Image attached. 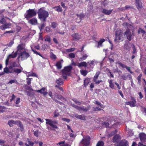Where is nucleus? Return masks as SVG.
Returning <instances> with one entry per match:
<instances>
[{"label": "nucleus", "mask_w": 146, "mask_h": 146, "mask_svg": "<svg viewBox=\"0 0 146 146\" xmlns=\"http://www.w3.org/2000/svg\"><path fill=\"white\" fill-rule=\"evenodd\" d=\"M90 108V106H88L87 107H85L84 106L80 107L79 106L78 110L80 111H88Z\"/></svg>", "instance_id": "nucleus-13"}, {"label": "nucleus", "mask_w": 146, "mask_h": 146, "mask_svg": "<svg viewBox=\"0 0 146 146\" xmlns=\"http://www.w3.org/2000/svg\"><path fill=\"white\" fill-rule=\"evenodd\" d=\"M55 95L57 96L56 98L58 99H60L63 98L62 96L61 95H58L56 93L55 94Z\"/></svg>", "instance_id": "nucleus-58"}, {"label": "nucleus", "mask_w": 146, "mask_h": 146, "mask_svg": "<svg viewBox=\"0 0 146 146\" xmlns=\"http://www.w3.org/2000/svg\"><path fill=\"white\" fill-rule=\"evenodd\" d=\"M11 24L7 23H5L3 25L0 27V29L2 30L10 28L11 26Z\"/></svg>", "instance_id": "nucleus-12"}, {"label": "nucleus", "mask_w": 146, "mask_h": 146, "mask_svg": "<svg viewBox=\"0 0 146 146\" xmlns=\"http://www.w3.org/2000/svg\"><path fill=\"white\" fill-rule=\"evenodd\" d=\"M77 15L78 16V18L80 19H82L84 16L83 14H80V15L77 14Z\"/></svg>", "instance_id": "nucleus-60"}, {"label": "nucleus", "mask_w": 146, "mask_h": 146, "mask_svg": "<svg viewBox=\"0 0 146 146\" xmlns=\"http://www.w3.org/2000/svg\"><path fill=\"white\" fill-rule=\"evenodd\" d=\"M57 145H59L60 146H71L70 145H69L68 143H65V141H62L58 143Z\"/></svg>", "instance_id": "nucleus-24"}, {"label": "nucleus", "mask_w": 146, "mask_h": 146, "mask_svg": "<svg viewBox=\"0 0 146 146\" xmlns=\"http://www.w3.org/2000/svg\"><path fill=\"white\" fill-rule=\"evenodd\" d=\"M88 56L87 54H84L82 57L79 58V60L80 61H82L86 59Z\"/></svg>", "instance_id": "nucleus-30"}, {"label": "nucleus", "mask_w": 146, "mask_h": 146, "mask_svg": "<svg viewBox=\"0 0 146 146\" xmlns=\"http://www.w3.org/2000/svg\"><path fill=\"white\" fill-rule=\"evenodd\" d=\"M128 142L125 140L121 141L117 146H128Z\"/></svg>", "instance_id": "nucleus-14"}, {"label": "nucleus", "mask_w": 146, "mask_h": 146, "mask_svg": "<svg viewBox=\"0 0 146 146\" xmlns=\"http://www.w3.org/2000/svg\"><path fill=\"white\" fill-rule=\"evenodd\" d=\"M14 32V31H6L3 35L2 36H5V34L6 33H13Z\"/></svg>", "instance_id": "nucleus-50"}, {"label": "nucleus", "mask_w": 146, "mask_h": 146, "mask_svg": "<svg viewBox=\"0 0 146 146\" xmlns=\"http://www.w3.org/2000/svg\"><path fill=\"white\" fill-rule=\"evenodd\" d=\"M25 88L27 90H29V91H33V89L30 87H29L27 86H25Z\"/></svg>", "instance_id": "nucleus-44"}, {"label": "nucleus", "mask_w": 146, "mask_h": 146, "mask_svg": "<svg viewBox=\"0 0 146 146\" xmlns=\"http://www.w3.org/2000/svg\"><path fill=\"white\" fill-rule=\"evenodd\" d=\"M59 115V113L56 112V111H55L54 113V117H56L58 116Z\"/></svg>", "instance_id": "nucleus-64"}, {"label": "nucleus", "mask_w": 146, "mask_h": 146, "mask_svg": "<svg viewBox=\"0 0 146 146\" xmlns=\"http://www.w3.org/2000/svg\"><path fill=\"white\" fill-rule=\"evenodd\" d=\"M32 50L36 54L39 55L40 56L42 57L43 58L42 56V55L39 52H38L36 50H34L33 49H32Z\"/></svg>", "instance_id": "nucleus-55"}, {"label": "nucleus", "mask_w": 146, "mask_h": 146, "mask_svg": "<svg viewBox=\"0 0 146 146\" xmlns=\"http://www.w3.org/2000/svg\"><path fill=\"white\" fill-rule=\"evenodd\" d=\"M6 109V108L3 106H0V113L1 112H3L4 111V110H5Z\"/></svg>", "instance_id": "nucleus-46"}, {"label": "nucleus", "mask_w": 146, "mask_h": 146, "mask_svg": "<svg viewBox=\"0 0 146 146\" xmlns=\"http://www.w3.org/2000/svg\"><path fill=\"white\" fill-rule=\"evenodd\" d=\"M72 36L73 38L76 40H78L80 38V36L76 33H75L73 34L72 35Z\"/></svg>", "instance_id": "nucleus-28"}, {"label": "nucleus", "mask_w": 146, "mask_h": 146, "mask_svg": "<svg viewBox=\"0 0 146 146\" xmlns=\"http://www.w3.org/2000/svg\"><path fill=\"white\" fill-rule=\"evenodd\" d=\"M117 64L123 68H125L126 67V66L123 64L119 61L117 62Z\"/></svg>", "instance_id": "nucleus-38"}, {"label": "nucleus", "mask_w": 146, "mask_h": 146, "mask_svg": "<svg viewBox=\"0 0 146 146\" xmlns=\"http://www.w3.org/2000/svg\"><path fill=\"white\" fill-rule=\"evenodd\" d=\"M50 57L51 58L53 59H55L56 58V56L52 52L50 53Z\"/></svg>", "instance_id": "nucleus-47"}, {"label": "nucleus", "mask_w": 146, "mask_h": 146, "mask_svg": "<svg viewBox=\"0 0 146 146\" xmlns=\"http://www.w3.org/2000/svg\"><path fill=\"white\" fill-rule=\"evenodd\" d=\"M27 95L28 96H32L34 94V93L33 92V91H27Z\"/></svg>", "instance_id": "nucleus-36"}, {"label": "nucleus", "mask_w": 146, "mask_h": 146, "mask_svg": "<svg viewBox=\"0 0 146 146\" xmlns=\"http://www.w3.org/2000/svg\"><path fill=\"white\" fill-rule=\"evenodd\" d=\"M139 137L141 140L144 142L146 141V135L144 133L139 134Z\"/></svg>", "instance_id": "nucleus-15"}, {"label": "nucleus", "mask_w": 146, "mask_h": 146, "mask_svg": "<svg viewBox=\"0 0 146 146\" xmlns=\"http://www.w3.org/2000/svg\"><path fill=\"white\" fill-rule=\"evenodd\" d=\"M74 116L77 118L80 119L82 120H84L85 119V117L84 116L82 115H79L77 114H74Z\"/></svg>", "instance_id": "nucleus-21"}, {"label": "nucleus", "mask_w": 146, "mask_h": 146, "mask_svg": "<svg viewBox=\"0 0 146 146\" xmlns=\"http://www.w3.org/2000/svg\"><path fill=\"white\" fill-rule=\"evenodd\" d=\"M39 18L41 21L44 22L46 21V18L48 17V12L40 8L38 13Z\"/></svg>", "instance_id": "nucleus-1"}, {"label": "nucleus", "mask_w": 146, "mask_h": 146, "mask_svg": "<svg viewBox=\"0 0 146 146\" xmlns=\"http://www.w3.org/2000/svg\"><path fill=\"white\" fill-rule=\"evenodd\" d=\"M11 65H12V66L13 67H19V65L17 64V63L15 62H13L12 64Z\"/></svg>", "instance_id": "nucleus-48"}, {"label": "nucleus", "mask_w": 146, "mask_h": 146, "mask_svg": "<svg viewBox=\"0 0 146 146\" xmlns=\"http://www.w3.org/2000/svg\"><path fill=\"white\" fill-rule=\"evenodd\" d=\"M45 120L46 121V124L49 125L54 129L58 128V127L56 125V124H58V121L56 120L47 119H46Z\"/></svg>", "instance_id": "nucleus-4"}, {"label": "nucleus", "mask_w": 146, "mask_h": 146, "mask_svg": "<svg viewBox=\"0 0 146 146\" xmlns=\"http://www.w3.org/2000/svg\"><path fill=\"white\" fill-rule=\"evenodd\" d=\"M53 8L56 10L58 11L61 12L62 9L60 6L58 7H53Z\"/></svg>", "instance_id": "nucleus-33"}, {"label": "nucleus", "mask_w": 146, "mask_h": 146, "mask_svg": "<svg viewBox=\"0 0 146 146\" xmlns=\"http://www.w3.org/2000/svg\"><path fill=\"white\" fill-rule=\"evenodd\" d=\"M72 100L75 103L78 104L79 105H81V103L80 102L78 101L77 100H76L75 99H73Z\"/></svg>", "instance_id": "nucleus-56"}, {"label": "nucleus", "mask_w": 146, "mask_h": 146, "mask_svg": "<svg viewBox=\"0 0 146 146\" xmlns=\"http://www.w3.org/2000/svg\"><path fill=\"white\" fill-rule=\"evenodd\" d=\"M99 74L96 73L95 76H94V77L93 78V80L94 81L97 80V79L98 78V76H99Z\"/></svg>", "instance_id": "nucleus-49"}, {"label": "nucleus", "mask_w": 146, "mask_h": 146, "mask_svg": "<svg viewBox=\"0 0 146 146\" xmlns=\"http://www.w3.org/2000/svg\"><path fill=\"white\" fill-rule=\"evenodd\" d=\"M28 22L32 25H35L37 23V20L35 18H33L29 20Z\"/></svg>", "instance_id": "nucleus-19"}, {"label": "nucleus", "mask_w": 146, "mask_h": 146, "mask_svg": "<svg viewBox=\"0 0 146 146\" xmlns=\"http://www.w3.org/2000/svg\"><path fill=\"white\" fill-rule=\"evenodd\" d=\"M27 141H28V142L29 145L31 146H33V145L34 144V143L29 141L28 139H27Z\"/></svg>", "instance_id": "nucleus-63"}, {"label": "nucleus", "mask_w": 146, "mask_h": 146, "mask_svg": "<svg viewBox=\"0 0 146 146\" xmlns=\"http://www.w3.org/2000/svg\"><path fill=\"white\" fill-rule=\"evenodd\" d=\"M72 69L71 66H70L65 67L62 70V76L64 79H66L67 76L70 74V72Z\"/></svg>", "instance_id": "nucleus-3"}, {"label": "nucleus", "mask_w": 146, "mask_h": 146, "mask_svg": "<svg viewBox=\"0 0 146 146\" xmlns=\"http://www.w3.org/2000/svg\"><path fill=\"white\" fill-rule=\"evenodd\" d=\"M105 39H101L98 42V47H99L100 46H102V44L105 41Z\"/></svg>", "instance_id": "nucleus-29"}, {"label": "nucleus", "mask_w": 146, "mask_h": 146, "mask_svg": "<svg viewBox=\"0 0 146 146\" xmlns=\"http://www.w3.org/2000/svg\"><path fill=\"white\" fill-rule=\"evenodd\" d=\"M62 119L64 121H66L68 122H69L70 121V119H67L65 118H62Z\"/></svg>", "instance_id": "nucleus-62"}, {"label": "nucleus", "mask_w": 146, "mask_h": 146, "mask_svg": "<svg viewBox=\"0 0 146 146\" xmlns=\"http://www.w3.org/2000/svg\"><path fill=\"white\" fill-rule=\"evenodd\" d=\"M123 33L121 29H117L115 32V38L114 40V41H116L117 40H123Z\"/></svg>", "instance_id": "nucleus-2"}, {"label": "nucleus", "mask_w": 146, "mask_h": 146, "mask_svg": "<svg viewBox=\"0 0 146 146\" xmlns=\"http://www.w3.org/2000/svg\"><path fill=\"white\" fill-rule=\"evenodd\" d=\"M131 101L126 102V104L127 105H130L131 107H133L135 106V104L136 101L135 99L133 97L131 98Z\"/></svg>", "instance_id": "nucleus-11"}, {"label": "nucleus", "mask_w": 146, "mask_h": 146, "mask_svg": "<svg viewBox=\"0 0 146 146\" xmlns=\"http://www.w3.org/2000/svg\"><path fill=\"white\" fill-rule=\"evenodd\" d=\"M31 79L32 78H27V84L28 85H29L31 84Z\"/></svg>", "instance_id": "nucleus-59"}, {"label": "nucleus", "mask_w": 146, "mask_h": 146, "mask_svg": "<svg viewBox=\"0 0 146 146\" xmlns=\"http://www.w3.org/2000/svg\"><path fill=\"white\" fill-rule=\"evenodd\" d=\"M104 143L103 141H99L97 143L96 146H104Z\"/></svg>", "instance_id": "nucleus-43"}, {"label": "nucleus", "mask_w": 146, "mask_h": 146, "mask_svg": "<svg viewBox=\"0 0 146 146\" xmlns=\"http://www.w3.org/2000/svg\"><path fill=\"white\" fill-rule=\"evenodd\" d=\"M45 88H42L41 89L38 90L37 92L41 94H43L44 92Z\"/></svg>", "instance_id": "nucleus-52"}, {"label": "nucleus", "mask_w": 146, "mask_h": 146, "mask_svg": "<svg viewBox=\"0 0 146 146\" xmlns=\"http://www.w3.org/2000/svg\"><path fill=\"white\" fill-rule=\"evenodd\" d=\"M142 76V74H141L138 76L137 78V79L138 81V83L139 84H140L141 82V78Z\"/></svg>", "instance_id": "nucleus-45"}, {"label": "nucleus", "mask_w": 146, "mask_h": 146, "mask_svg": "<svg viewBox=\"0 0 146 146\" xmlns=\"http://www.w3.org/2000/svg\"><path fill=\"white\" fill-rule=\"evenodd\" d=\"M45 24L44 23H43V24H41V25L40 27H39V28L40 31H41L44 29V28L45 27Z\"/></svg>", "instance_id": "nucleus-53"}, {"label": "nucleus", "mask_w": 146, "mask_h": 146, "mask_svg": "<svg viewBox=\"0 0 146 146\" xmlns=\"http://www.w3.org/2000/svg\"><path fill=\"white\" fill-rule=\"evenodd\" d=\"M27 15L25 18L29 19L32 17L35 16L36 14V12L34 9H29L27 11Z\"/></svg>", "instance_id": "nucleus-7"}, {"label": "nucleus", "mask_w": 146, "mask_h": 146, "mask_svg": "<svg viewBox=\"0 0 146 146\" xmlns=\"http://www.w3.org/2000/svg\"><path fill=\"white\" fill-rule=\"evenodd\" d=\"M56 82L58 85H62L63 83L62 80V78H59L58 79L56 80Z\"/></svg>", "instance_id": "nucleus-27"}, {"label": "nucleus", "mask_w": 146, "mask_h": 146, "mask_svg": "<svg viewBox=\"0 0 146 146\" xmlns=\"http://www.w3.org/2000/svg\"><path fill=\"white\" fill-rule=\"evenodd\" d=\"M119 135H115L113 138V142H115L119 139Z\"/></svg>", "instance_id": "nucleus-31"}, {"label": "nucleus", "mask_w": 146, "mask_h": 146, "mask_svg": "<svg viewBox=\"0 0 146 146\" xmlns=\"http://www.w3.org/2000/svg\"><path fill=\"white\" fill-rule=\"evenodd\" d=\"M133 9V8L132 7H130L128 5H127L126 6L125 8H122L121 9H119V10H121V11H122L123 10L127 9Z\"/></svg>", "instance_id": "nucleus-35"}, {"label": "nucleus", "mask_w": 146, "mask_h": 146, "mask_svg": "<svg viewBox=\"0 0 146 146\" xmlns=\"http://www.w3.org/2000/svg\"><path fill=\"white\" fill-rule=\"evenodd\" d=\"M69 56L71 58H74L75 57V55L73 53H70L69 54Z\"/></svg>", "instance_id": "nucleus-54"}, {"label": "nucleus", "mask_w": 146, "mask_h": 146, "mask_svg": "<svg viewBox=\"0 0 146 146\" xmlns=\"http://www.w3.org/2000/svg\"><path fill=\"white\" fill-rule=\"evenodd\" d=\"M90 82V80L89 78H86L84 80V85L85 87L87 86Z\"/></svg>", "instance_id": "nucleus-26"}, {"label": "nucleus", "mask_w": 146, "mask_h": 146, "mask_svg": "<svg viewBox=\"0 0 146 146\" xmlns=\"http://www.w3.org/2000/svg\"><path fill=\"white\" fill-rule=\"evenodd\" d=\"M4 71L5 72L7 73H13V72L12 71H11V72L10 71H9V69L7 67H6V68H4Z\"/></svg>", "instance_id": "nucleus-37"}, {"label": "nucleus", "mask_w": 146, "mask_h": 146, "mask_svg": "<svg viewBox=\"0 0 146 146\" xmlns=\"http://www.w3.org/2000/svg\"><path fill=\"white\" fill-rule=\"evenodd\" d=\"M136 1V6L137 8L139 10L142 7V4L140 0H135Z\"/></svg>", "instance_id": "nucleus-17"}, {"label": "nucleus", "mask_w": 146, "mask_h": 146, "mask_svg": "<svg viewBox=\"0 0 146 146\" xmlns=\"http://www.w3.org/2000/svg\"><path fill=\"white\" fill-rule=\"evenodd\" d=\"M8 124L10 127H12L15 124V121L13 120H9L8 121Z\"/></svg>", "instance_id": "nucleus-34"}, {"label": "nucleus", "mask_w": 146, "mask_h": 146, "mask_svg": "<svg viewBox=\"0 0 146 146\" xmlns=\"http://www.w3.org/2000/svg\"><path fill=\"white\" fill-rule=\"evenodd\" d=\"M112 11V10H108L105 9H102V12L106 15H108L111 13Z\"/></svg>", "instance_id": "nucleus-18"}, {"label": "nucleus", "mask_w": 146, "mask_h": 146, "mask_svg": "<svg viewBox=\"0 0 146 146\" xmlns=\"http://www.w3.org/2000/svg\"><path fill=\"white\" fill-rule=\"evenodd\" d=\"M25 44L22 43L19 44L17 46V50L16 52L18 54L19 53H21L24 51H25L26 49L25 48Z\"/></svg>", "instance_id": "nucleus-9"}, {"label": "nucleus", "mask_w": 146, "mask_h": 146, "mask_svg": "<svg viewBox=\"0 0 146 146\" xmlns=\"http://www.w3.org/2000/svg\"><path fill=\"white\" fill-rule=\"evenodd\" d=\"M117 133V131L116 130H115L111 132L108 135V136L109 137H111L114 134H116Z\"/></svg>", "instance_id": "nucleus-40"}, {"label": "nucleus", "mask_w": 146, "mask_h": 146, "mask_svg": "<svg viewBox=\"0 0 146 146\" xmlns=\"http://www.w3.org/2000/svg\"><path fill=\"white\" fill-rule=\"evenodd\" d=\"M13 52L12 54L9 55L7 57L9 59L15 58L17 55V53L16 52L14 53Z\"/></svg>", "instance_id": "nucleus-22"}, {"label": "nucleus", "mask_w": 146, "mask_h": 146, "mask_svg": "<svg viewBox=\"0 0 146 146\" xmlns=\"http://www.w3.org/2000/svg\"><path fill=\"white\" fill-rule=\"evenodd\" d=\"M133 44L132 43L129 42V41H126L125 44L123 46V48L124 49L128 51H130L131 50V47L132 46Z\"/></svg>", "instance_id": "nucleus-10"}, {"label": "nucleus", "mask_w": 146, "mask_h": 146, "mask_svg": "<svg viewBox=\"0 0 146 146\" xmlns=\"http://www.w3.org/2000/svg\"><path fill=\"white\" fill-rule=\"evenodd\" d=\"M80 71L81 74L84 76H86L87 74V71L86 70H81Z\"/></svg>", "instance_id": "nucleus-39"}, {"label": "nucleus", "mask_w": 146, "mask_h": 146, "mask_svg": "<svg viewBox=\"0 0 146 146\" xmlns=\"http://www.w3.org/2000/svg\"><path fill=\"white\" fill-rule=\"evenodd\" d=\"M18 54L19 56L17 58V59H19L20 58L22 60L27 59L30 56L29 53L27 52L26 50L24 51L21 53H19Z\"/></svg>", "instance_id": "nucleus-5"}, {"label": "nucleus", "mask_w": 146, "mask_h": 146, "mask_svg": "<svg viewBox=\"0 0 146 146\" xmlns=\"http://www.w3.org/2000/svg\"><path fill=\"white\" fill-rule=\"evenodd\" d=\"M5 142V141L4 140L0 139V145L5 146L4 145Z\"/></svg>", "instance_id": "nucleus-57"}, {"label": "nucleus", "mask_w": 146, "mask_h": 146, "mask_svg": "<svg viewBox=\"0 0 146 146\" xmlns=\"http://www.w3.org/2000/svg\"><path fill=\"white\" fill-rule=\"evenodd\" d=\"M56 66H57V68L58 69H60L62 67V65L60 62H57L56 64Z\"/></svg>", "instance_id": "nucleus-41"}, {"label": "nucleus", "mask_w": 146, "mask_h": 146, "mask_svg": "<svg viewBox=\"0 0 146 146\" xmlns=\"http://www.w3.org/2000/svg\"><path fill=\"white\" fill-rule=\"evenodd\" d=\"M121 79L124 80H126L127 79V78H128L129 80H132V76L130 74H129L126 76L125 74H124L121 76Z\"/></svg>", "instance_id": "nucleus-16"}, {"label": "nucleus", "mask_w": 146, "mask_h": 146, "mask_svg": "<svg viewBox=\"0 0 146 146\" xmlns=\"http://www.w3.org/2000/svg\"><path fill=\"white\" fill-rule=\"evenodd\" d=\"M45 40L50 42V38L49 36H46L44 39Z\"/></svg>", "instance_id": "nucleus-51"}, {"label": "nucleus", "mask_w": 146, "mask_h": 146, "mask_svg": "<svg viewBox=\"0 0 146 146\" xmlns=\"http://www.w3.org/2000/svg\"><path fill=\"white\" fill-rule=\"evenodd\" d=\"M132 48L133 49V51H132V53L133 54H136L137 53V49L135 48V46L133 44L132 45Z\"/></svg>", "instance_id": "nucleus-32"}, {"label": "nucleus", "mask_w": 146, "mask_h": 146, "mask_svg": "<svg viewBox=\"0 0 146 146\" xmlns=\"http://www.w3.org/2000/svg\"><path fill=\"white\" fill-rule=\"evenodd\" d=\"M58 25V24L55 22L52 23L51 27L53 28H56Z\"/></svg>", "instance_id": "nucleus-42"}, {"label": "nucleus", "mask_w": 146, "mask_h": 146, "mask_svg": "<svg viewBox=\"0 0 146 146\" xmlns=\"http://www.w3.org/2000/svg\"><path fill=\"white\" fill-rule=\"evenodd\" d=\"M23 68H21V69L17 68H14L13 69V72H15L18 74L20 73L21 72Z\"/></svg>", "instance_id": "nucleus-25"}, {"label": "nucleus", "mask_w": 146, "mask_h": 146, "mask_svg": "<svg viewBox=\"0 0 146 146\" xmlns=\"http://www.w3.org/2000/svg\"><path fill=\"white\" fill-rule=\"evenodd\" d=\"M90 137L89 136H86L82 140L81 143L83 146H87L90 143Z\"/></svg>", "instance_id": "nucleus-8"}, {"label": "nucleus", "mask_w": 146, "mask_h": 146, "mask_svg": "<svg viewBox=\"0 0 146 146\" xmlns=\"http://www.w3.org/2000/svg\"><path fill=\"white\" fill-rule=\"evenodd\" d=\"M15 124L17 125L18 127H20L21 131L23 130V125L20 121H15Z\"/></svg>", "instance_id": "nucleus-20"}, {"label": "nucleus", "mask_w": 146, "mask_h": 146, "mask_svg": "<svg viewBox=\"0 0 146 146\" xmlns=\"http://www.w3.org/2000/svg\"><path fill=\"white\" fill-rule=\"evenodd\" d=\"M135 33L133 31H132V33L129 29L127 30L124 34V36L126 35L127 38L129 41H131L133 38V36L135 35Z\"/></svg>", "instance_id": "nucleus-6"}, {"label": "nucleus", "mask_w": 146, "mask_h": 146, "mask_svg": "<svg viewBox=\"0 0 146 146\" xmlns=\"http://www.w3.org/2000/svg\"><path fill=\"white\" fill-rule=\"evenodd\" d=\"M103 125H104L106 127H107L109 125V123L107 121H105L103 123Z\"/></svg>", "instance_id": "nucleus-61"}, {"label": "nucleus", "mask_w": 146, "mask_h": 146, "mask_svg": "<svg viewBox=\"0 0 146 146\" xmlns=\"http://www.w3.org/2000/svg\"><path fill=\"white\" fill-rule=\"evenodd\" d=\"M87 63L85 62H82L78 64V66L79 67L82 66L86 67L87 66Z\"/></svg>", "instance_id": "nucleus-23"}]
</instances>
